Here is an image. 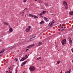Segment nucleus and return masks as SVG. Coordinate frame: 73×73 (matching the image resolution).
<instances>
[{
  "mask_svg": "<svg viewBox=\"0 0 73 73\" xmlns=\"http://www.w3.org/2000/svg\"><path fill=\"white\" fill-rule=\"evenodd\" d=\"M46 12V11H43L40 14H38V15L39 16H40V17H41L42 18H43V17H44V16H42V15H44V14Z\"/></svg>",
  "mask_w": 73,
  "mask_h": 73,
  "instance_id": "1",
  "label": "nucleus"
},
{
  "mask_svg": "<svg viewBox=\"0 0 73 73\" xmlns=\"http://www.w3.org/2000/svg\"><path fill=\"white\" fill-rule=\"evenodd\" d=\"M63 4L64 5L65 7V8L66 9H68V5L67 4V3L66 1H64L63 2Z\"/></svg>",
  "mask_w": 73,
  "mask_h": 73,
  "instance_id": "2",
  "label": "nucleus"
},
{
  "mask_svg": "<svg viewBox=\"0 0 73 73\" xmlns=\"http://www.w3.org/2000/svg\"><path fill=\"white\" fill-rule=\"evenodd\" d=\"M35 66H31L29 68V70L32 72H33L35 70Z\"/></svg>",
  "mask_w": 73,
  "mask_h": 73,
  "instance_id": "3",
  "label": "nucleus"
},
{
  "mask_svg": "<svg viewBox=\"0 0 73 73\" xmlns=\"http://www.w3.org/2000/svg\"><path fill=\"white\" fill-rule=\"evenodd\" d=\"M31 26H30L28 27V28H27L26 30V31L27 32H30V31H31Z\"/></svg>",
  "mask_w": 73,
  "mask_h": 73,
  "instance_id": "4",
  "label": "nucleus"
},
{
  "mask_svg": "<svg viewBox=\"0 0 73 73\" xmlns=\"http://www.w3.org/2000/svg\"><path fill=\"white\" fill-rule=\"evenodd\" d=\"M61 42L62 45H64L65 44H66V39H63L62 41Z\"/></svg>",
  "mask_w": 73,
  "mask_h": 73,
  "instance_id": "5",
  "label": "nucleus"
},
{
  "mask_svg": "<svg viewBox=\"0 0 73 73\" xmlns=\"http://www.w3.org/2000/svg\"><path fill=\"white\" fill-rule=\"evenodd\" d=\"M29 16L31 17H34V18H35V19H38V17L37 16L35 15H33L29 14Z\"/></svg>",
  "mask_w": 73,
  "mask_h": 73,
  "instance_id": "6",
  "label": "nucleus"
},
{
  "mask_svg": "<svg viewBox=\"0 0 73 73\" xmlns=\"http://www.w3.org/2000/svg\"><path fill=\"white\" fill-rule=\"evenodd\" d=\"M68 40H69V43L70 45H72V39L70 38V37H69L68 38Z\"/></svg>",
  "mask_w": 73,
  "mask_h": 73,
  "instance_id": "7",
  "label": "nucleus"
},
{
  "mask_svg": "<svg viewBox=\"0 0 73 73\" xmlns=\"http://www.w3.org/2000/svg\"><path fill=\"white\" fill-rule=\"evenodd\" d=\"M12 31H13L12 30V28H11V27H10V29H9V31H7V33H9H9H10L11 32H12Z\"/></svg>",
  "mask_w": 73,
  "mask_h": 73,
  "instance_id": "8",
  "label": "nucleus"
},
{
  "mask_svg": "<svg viewBox=\"0 0 73 73\" xmlns=\"http://www.w3.org/2000/svg\"><path fill=\"white\" fill-rule=\"evenodd\" d=\"M26 59V58L23 57V58L21 59L20 60V61H24V60H25Z\"/></svg>",
  "mask_w": 73,
  "mask_h": 73,
  "instance_id": "9",
  "label": "nucleus"
},
{
  "mask_svg": "<svg viewBox=\"0 0 73 73\" xmlns=\"http://www.w3.org/2000/svg\"><path fill=\"white\" fill-rule=\"evenodd\" d=\"M33 46H34V44H31L28 46H27L26 47V48H31V47H32Z\"/></svg>",
  "mask_w": 73,
  "mask_h": 73,
  "instance_id": "10",
  "label": "nucleus"
},
{
  "mask_svg": "<svg viewBox=\"0 0 73 73\" xmlns=\"http://www.w3.org/2000/svg\"><path fill=\"white\" fill-rule=\"evenodd\" d=\"M27 62V61H26L25 62H23V63H22L21 65V66L24 65L25 64H26Z\"/></svg>",
  "mask_w": 73,
  "mask_h": 73,
  "instance_id": "11",
  "label": "nucleus"
},
{
  "mask_svg": "<svg viewBox=\"0 0 73 73\" xmlns=\"http://www.w3.org/2000/svg\"><path fill=\"white\" fill-rule=\"evenodd\" d=\"M71 70H72V69H71V68H70L69 70V71H67L66 72H65V73H70V72H71Z\"/></svg>",
  "mask_w": 73,
  "mask_h": 73,
  "instance_id": "12",
  "label": "nucleus"
},
{
  "mask_svg": "<svg viewBox=\"0 0 73 73\" xmlns=\"http://www.w3.org/2000/svg\"><path fill=\"white\" fill-rule=\"evenodd\" d=\"M3 23L5 25H9V23L5 22H4Z\"/></svg>",
  "mask_w": 73,
  "mask_h": 73,
  "instance_id": "13",
  "label": "nucleus"
},
{
  "mask_svg": "<svg viewBox=\"0 0 73 73\" xmlns=\"http://www.w3.org/2000/svg\"><path fill=\"white\" fill-rule=\"evenodd\" d=\"M36 37V36H34V37H32L31 38H30L29 39V41H32V40H33V38H35Z\"/></svg>",
  "mask_w": 73,
  "mask_h": 73,
  "instance_id": "14",
  "label": "nucleus"
},
{
  "mask_svg": "<svg viewBox=\"0 0 73 73\" xmlns=\"http://www.w3.org/2000/svg\"><path fill=\"white\" fill-rule=\"evenodd\" d=\"M60 29L61 31H64V30H65V28H64V27H61L60 28Z\"/></svg>",
  "mask_w": 73,
  "mask_h": 73,
  "instance_id": "15",
  "label": "nucleus"
},
{
  "mask_svg": "<svg viewBox=\"0 0 73 73\" xmlns=\"http://www.w3.org/2000/svg\"><path fill=\"white\" fill-rule=\"evenodd\" d=\"M52 23H50L49 24V25H49L48 27H52Z\"/></svg>",
  "mask_w": 73,
  "mask_h": 73,
  "instance_id": "16",
  "label": "nucleus"
},
{
  "mask_svg": "<svg viewBox=\"0 0 73 73\" xmlns=\"http://www.w3.org/2000/svg\"><path fill=\"white\" fill-rule=\"evenodd\" d=\"M69 14L70 15H73V11H70L69 13Z\"/></svg>",
  "mask_w": 73,
  "mask_h": 73,
  "instance_id": "17",
  "label": "nucleus"
},
{
  "mask_svg": "<svg viewBox=\"0 0 73 73\" xmlns=\"http://www.w3.org/2000/svg\"><path fill=\"white\" fill-rule=\"evenodd\" d=\"M4 51H5V49H4L2 50L1 51V52H0V54H1V53H3L4 52Z\"/></svg>",
  "mask_w": 73,
  "mask_h": 73,
  "instance_id": "18",
  "label": "nucleus"
},
{
  "mask_svg": "<svg viewBox=\"0 0 73 73\" xmlns=\"http://www.w3.org/2000/svg\"><path fill=\"white\" fill-rule=\"evenodd\" d=\"M44 19V20H45L47 22V20H48V18L46 17H43Z\"/></svg>",
  "mask_w": 73,
  "mask_h": 73,
  "instance_id": "19",
  "label": "nucleus"
},
{
  "mask_svg": "<svg viewBox=\"0 0 73 73\" xmlns=\"http://www.w3.org/2000/svg\"><path fill=\"white\" fill-rule=\"evenodd\" d=\"M38 1H39V3H43V2L41 0H38Z\"/></svg>",
  "mask_w": 73,
  "mask_h": 73,
  "instance_id": "20",
  "label": "nucleus"
},
{
  "mask_svg": "<svg viewBox=\"0 0 73 73\" xmlns=\"http://www.w3.org/2000/svg\"><path fill=\"white\" fill-rule=\"evenodd\" d=\"M44 22L43 21H41L40 23V24H43Z\"/></svg>",
  "mask_w": 73,
  "mask_h": 73,
  "instance_id": "21",
  "label": "nucleus"
},
{
  "mask_svg": "<svg viewBox=\"0 0 73 73\" xmlns=\"http://www.w3.org/2000/svg\"><path fill=\"white\" fill-rule=\"evenodd\" d=\"M45 5L46 7H48V3H45Z\"/></svg>",
  "mask_w": 73,
  "mask_h": 73,
  "instance_id": "22",
  "label": "nucleus"
},
{
  "mask_svg": "<svg viewBox=\"0 0 73 73\" xmlns=\"http://www.w3.org/2000/svg\"><path fill=\"white\" fill-rule=\"evenodd\" d=\"M41 58L40 57L38 58H37L36 59V60H40V59H41Z\"/></svg>",
  "mask_w": 73,
  "mask_h": 73,
  "instance_id": "23",
  "label": "nucleus"
},
{
  "mask_svg": "<svg viewBox=\"0 0 73 73\" xmlns=\"http://www.w3.org/2000/svg\"><path fill=\"white\" fill-rule=\"evenodd\" d=\"M23 3H25L27 1V0H24L23 1Z\"/></svg>",
  "mask_w": 73,
  "mask_h": 73,
  "instance_id": "24",
  "label": "nucleus"
},
{
  "mask_svg": "<svg viewBox=\"0 0 73 73\" xmlns=\"http://www.w3.org/2000/svg\"><path fill=\"white\" fill-rule=\"evenodd\" d=\"M14 61H18V59L17 58H15L14 59Z\"/></svg>",
  "mask_w": 73,
  "mask_h": 73,
  "instance_id": "25",
  "label": "nucleus"
},
{
  "mask_svg": "<svg viewBox=\"0 0 73 73\" xmlns=\"http://www.w3.org/2000/svg\"><path fill=\"white\" fill-rule=\"evenodd\" d=\"M52 24H54V21L53 20L52 21V23H51Z\"/></svg>",
  "mask_w": 73,
  "mask_h": 73,
  "instance_id": "26",
  "label": "nucleus"
},
{
  "mask_svg": "<svg viewBox=\"0 0 73 73\" xmlns=\"http://www.w3.org/2000/svg\"><path fill=\"white\" fill-rule=\"evenodd\" d=\"M60 62L59 61H58L57 62V64H59V63Z\"/></svg>",
  "mask_w": 73,
  "mask_h": 73,
  "instance_id": "27",
  "label": "nucleus"
},
{
  "mask_svg": "<svg viewBox=\"0 0 73 73\" xmlns=\"http://www.w3.org/2000/svg\"><path fill=\"white\" fill-rule=\"evenodd\" d=\"M39 44L40 45H41V44H42V42H39Z\"/></svg>",
  "mask_w": 73,
  "mask_h": 73,
  "instance_id": "28",
  "label": "nucleus"
},
{
  "mask_svg": "<svg viewBox=\"0 0 73 73\" xmlns=\"http://www.w3.org/2000/svg\"><path fill=\"white\" fill-rule=\"evenodd\" d=\"M27 9H28V8H26L24 9V10H27Z\"/></svg>",
  "mask_w": 73,
  "mask_h": 73,
  "instance_id": "29",
  "label": "nucleus"
},
{
  "mask_svg": "<svg viewBox=\"0 0 73 73\" xmlns=\"http://www.w3.org/2000/svg\"><path fill=\"white\" fill-rule=\"evenodd\" d=\"M17 73V70H15V73Z\"/></svg>",
  "mask_w": 73,
  "mask_h": 73,
  "instance_id": "30",
  "label": "nucleus"
},
{
  "mask_svg": "<svg viewBox=\"0 0 73 73\" xmlns=\"http://www.w3.org/2000/svg\"><path fill=\"white\" fill-rule=\"evenodd\" d=\"M10 71V70H9V71ZM9 71V72L8 73H12V71Z\"/></svg>",
  "mask_w": 73,
  "mask_h": 73,
  "instance_id": "31",
  "label": "nucleus"
},
{
  "mask_svg": "<svg viewBox=\"0 0 73 73\" xmlns=\"http://www.w3.org/2000/svg\"><path fill=\"white\" fill-rule=\"evenodd\" d=\"M28 55L27 56H26V59H27V58H28Z\"/></svg>",
  "mask_w": 73,
  "mask_h": 73,
  "instance_id": "32",
  "label": "nucleus"
},
{
  "mask_svg": "<svg viewBox=\"0 0 73 73\" xmlns=\"http://www.w3.org/2000/svg\"><path fill=\"white\" fill-rule=\"evenodd\" d=\"M25 11L24 10V11H23L22 12L23 13H24V12H25Z\"/></svg>",
  "mask_w": 73,
  "mask_h": 73,
  "instance_id": "33",
  "label": "nucleus"
},
{
  "mask_svg": "<svg viewBox=\"0 0 73 73\" xmlns=\"http://www.w3.org/2000/svg\"><path fill=\"white\" fill-rule=\"evenodd\" d=\"M28 50H29V49H27L26 50V51H27Z\"/></svg>",
  "mask_w": 73,
  "mask_h": 73,
  "instance_id": "34",
  "label": "nucleus"
},
{
  "mask_svg": "<svg viewBox=\"0 0 73 73\" xmlns=\"http://www.w3.org/2000/svg\"><path fill=\"white\" fill-rule=\"evenodd\" d=\"M40 44H38V45H37V46H40Z\"/></svg>",
  "mask_w": 73,
  "mask_h": 73,
  "instance_id": "35",
  "label": "nucleus"
},
{
  "mask_svg": "<svg viewBox=\"0 0 73 73\" xmlns=\"http://www.w3.org/2000/svg\"><path fill=\"white\" fill-rule=\"evenodd\" d=\"M4 62V63H6V62H7V61L6 60H5V61Z\"/></svg>",
  "mask_w": 73,
  "mask_h": 73,
  "instance_id": "36",
  "label": "nucleus"
},
{
  "mask_svg": "<svg viewBox=\"0 0 73 73\" xmlns=\"http://www.w3.org/2000/svg\"><path fill=\"white\" fill-rule=\"evenodd\" d=\"M62 70H61V72H60V73H62Z\"/></svg>",
  "mask_w": 73,
  "mask_h": 73,
  "instance_id": "37",
  "label": "nucleus"
},
{
  "mask_svg": "<svg viewBox=\"0 0 73 73\" xmlns=\"http://www.w3.org/2000/svg\"><path fill=\"white\" fill-rule=\"evenodd\" d=\"M8 71H6V73H8Z\"/></svg>",
  "mask_w": 73,
  "mask_h": 73,
  "instance_id": "38",
  "label": "nucleus"
},
{
  "mask_svg": "<svg viewBox=\"0 0 73 73\" xmlns=\"http://www.w3.org/2000/svg\"><path fill=\"white\" fill-rule=\"evenodd\" d=\"M23 73H26V72H25V71H24L23 72Z\"/></svg>",
  "mask_w": 73,
  "mask_h": 73,
  "instance_id": "39",
  "label": "nucleus"
},
{
  "mask_svg": "<svg viewBox=\"0 0 73 73\" xmlns=\"http://www.w3.org/2000/svg\"><path fill=\"white\" fill-rule=\"evenodd\" d=\"M0 41H2V40H1V39H0Z\"/></svg>",
  "mask_w": 73,
  "mask_h": 73,
  "instance_id": "40",
  "label": "nucleus"
},
{
  "mask_svg": "<svg viewBox=\"0 0 73 73\" xmlns=\"http://www.w3.org/2000/svg\"><path fill=\"white\" fill-rule=\"evenodd\" d=\"M25 17H26V16H27V15H25Z\"/></svg>",
  "mask_w": 73,
  "mask_h": 73,
  "instance_id": "41",
  "label": "nucleus"
},
{
  "mask_svg": "<svg viewBox=\"0 0 73 73\" xmlns=\"http://www.w3.org/2000/svg\"><path fill=\"white\" fill-rule=\"evenodd\" d=\"M35 1H37V0H34Z\"/></svg>",
  "mask_w": 73,
  "mask_h": 73,
  "instance_id": "42",
  "label": "nucleus"
},
{
  "mask_svg": "<svg viewBox=\"0 0 73 73\" xmlns=\"http://www.w3.org/2000/svg\"><path fill=\"white\" fill-rule=\"evenodd\" d=\"M47 21H49V20H48V19H47Z\"/></svg>",
  "mask_w": 73,
  "mask_h": 73,
  "instance_id": "43",
  "label": "nucleus"
},
{
  "mask_svg": "<svg viewBox=\"0 0 73 73\" xmlns=\"http://www.w3.org/2000/svg\"><path fill=\"white\" fill-rule=\"evenodd\" d=\"M9 69H11V68H9Z\"/></svg>",
  "mask_w": 73,
  "mask_h": 73,
  "instance_id": "44",
  "label": "nucleus"
},
{
  "mask_svg": "<svg viewBox=\"0 0 73 73\" xmlns=\"http://www.w3.org/2000/svg\"><path fill=\"white\" fill-rule=\"evenodd\" d=\"M26 56H27V55L26 56H25V57H26Z\"/></svg>",
  "mask_w": 73,
  "mask_h": 73,
  "instance_id": "45",
  "label": "nucleus"
},
{
  "mask_svg": "<svg viewBox=\"0 0 73 73\" xmlns=\"http://www.w3.org/2000/svg\"><path fill=\"white\" fill-rule=\"evenodd\" d=\"M52 15H54V14H52Z\"/></svg>",
  "mask_w": 73,
  "mask_h": 73,
  "instance_id": "46",
  "label": "nucleus"
},
{
  "mask_svg": "<svg viewBox=\"0 0 73 73\" xmlns=\"http://www.w3.org/2000/svg\"><path fill=\"white\" fill-rule=\"evenodd\" d=\"M13 48H15V46H13Z\"/></svg>",
  "mask_w": 73,
  "mask_h": 73,
  "instance_id": "47",
  "label": "nucleus"
},
{
  "mask_svg": "<svg viewBox=\"0 0 73 73\" xmlns=\"http://www.w3.org/2000/svg\"><path fill=\"white\" fill-rule=\"evenodd\" d=\"M1 56V55H0V57Z\"/></svg>",
  "mask_w": 73,
  "mask_h": 73,
  "instance_id": "48",
  "label": "nucleus"
},
{
  "mask_svg": "<svg viewBox=\"0 0 73 73\" xmlns=\"http://www.w3.org/2000/svg\"><path fill=\"white\" fill-rule=\"evenodd\" d=\"M42 60H41V61H42Z\"/></svg>",
  "mask_w": 73,
  "mask_h": 73,
  "instance_id": "49",
  "label": "nucleus"
},
{
  "mask_svg": "<svg viewBox=\"0 0 73 73\" xmlns=\"http://www.w3.org/2000/svg\"><path fill=\"white\" fill-rule=\"evenodd\" d=\"M11 67H10V68H11Z\"/></svg>",
  "mask_w": 73,
  "mask_h": 73,
  "instance_id": "50",
  "label": "nucleus"
}]
</instances>
